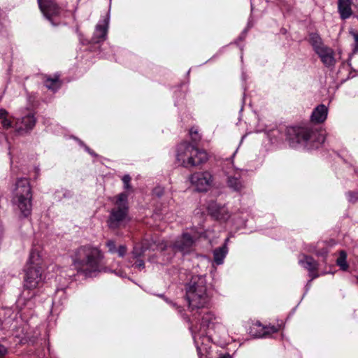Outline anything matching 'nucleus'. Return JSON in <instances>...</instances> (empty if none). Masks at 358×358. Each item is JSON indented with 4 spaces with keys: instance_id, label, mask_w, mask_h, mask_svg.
I'll use <instances>...</instances> for the list:
<instances>
[{
    "instance_id": "obj_10",
    "label": "nucleus",
    "mask_w": 358,
    "mask_h": 358,
    "mask_svg": "<svg viewBox=\"0 0 358 358\" xmlns=\"http://www.w3.org/2000/svg\"><path fill=\"white\" fill-rule=\"evenodd\" d=\"M199 237V234L193 230H191V233L184 232L173 243V248L182 253H187L190 251Z\"/></svg>"
},
{
    "instance_id": "obj_30",
    "label": "nucleus",
    "mask_w": 358,
    "mask_h": 358,
    "mask_svg": "<svg viewBox=\"0 0 358 358\" xmlns=\"http://www.w3.org/2000/svg\"><path fill=\"white\" fill-rule=\"evenodd\" d=\"M350 33L353 36L355 40L354 51H358V32L351 30Z\"/></svg>"
},
{
    "instance_id": "obj_40",
    "label": "nucleus",
    "mask_w": 358,
    "mask_h": 358,
    "mask_svg": "<svg viewBox=\"0 0 358 358\" xmlns=\"http://www.w3.org/2000/svg\"><path fill=\"white\" fill-rule=\"evenodd\" d=\"M1 231V229H0V232Z\"/></svg>"
},
{
    "instance_id": "obj_37",
    "label": "nucleus",
    "mask_w": 358,
    "mask_h": 358,
    "mask_svg": "<svg viewBox=\"0 0 358 358\" xmlns=\"http://www.w3.org/2000/svg\"><path fill=\"white\" fill-rule=\"evenodd\" d=\"M84 145V148H85V150L90 154L92 156H94L96 157V154L89 147H87V145Z\"/></svg>"
},
{
    "instance_id": "obj_13",
    "label": "nucleus",
    "mask_w": 358,
    "mask_h": 358,
    "mask_svg": "<svg viewBox=\"0 0 358 358\" xmlns=\"http://www.w3.org/2000/svg\"><path fill=\"white\" fill-rule=\"evenodd\" d=\"M208 210L212 217L221 222H225L230 217V213L225 206H221L214 201L208 203Z\"/></svg>"
},
{
    "instance_id": "obj_17",
    "label": "nucleus",
    "mask_w": 358,
    "mask_h": 358,
    "mask_svg": "<svg viewBox=\"0 0 358 358\" xmlns=\"http://www.w3.org/2000/svg\"><path fill=\"white\" fill-rule=\"evenodd\" d=\"M299 263L309 271L312 280L318 276V275L313 273L317 270V263L313 257L304 255L303 259H299Z\"/></svg>"
},
{
    "instance_id": "obj_2",
    "label": "nucleus",
    "mask_w": 358,
    "mask_h": 358,
    "mask_svg": "<svg viewBox=\"0 0 358 358\" xmlns=\"http://www.w3.org/2000/svg\"><path fill=\"white\" fill-rule=\"evenodd\" d=\"M186 299L191 311L207 306L209 296L207 293L205 275H194L186 286Z\"/></svg>"
},
{
    "instance_id": "obj_3",
    "label": "nucleus",
    "mask_w": 358,
    "mask_h": 358,
    "mask_svg": "<svg viewBox=\"0 0 358 358\" xmlns=\"http://www.w3.org/2000/svg\"><path fill=\"white\" fill-rule=\"evenodd\" d=\"M13 204L24 217H28L32 210V191L29 180L26 178L17 180L13 190Z\"/></svg>"
},
{
    "instance_id": "obj_36",
    "label": "nucleus",
    "mask_w": 358,
    "mask_h": 358,
    "mask_svg": "<svg viewBox=\"0 0 358 358\" xmlns=\"http://www.w3.org/2000/svg\"><path fill=\"white\" fill-rule=\"evenodd\" d=\"M266 330L265 333H266V334L273 333V332H276L278 331V329L274 326L266 327Z\"/></svg>"
},
{
    "instance_id": "obj_31",
    "label": "nucleus",
    "mask_w": 358,
    "mask_h": 358,
    "mask_svg": "<svg viewBox=\"0 0 358 358\" xmlns=\"http://www.w3.org/2000/svg\"><path fill=\"white\" fill-rule=\"evenodd\" d=\"M3 127L6 129H8L12 127V122L7 118V117L3 120H1V122Z\"/></svg>"
},
{
    "instance_id": "obj_32",
    "label": "nucleus",
    "mask_w": 358,
    "mask_h": 358,
    "mask_svg": "<svg viewBox=\"0 0 358 358\" xmlns=\"http://www.w3.org/2000/svg\"><path fill=\"white\" fill-rule=\"evenodd\" d=\"M164 192V188L160 186H158L153 189L152 192L154 195L157 196V197H160L163 195Z\"/></svg>"
},
{
    "instance_id": "obj_18",
    "label": "nucleus",
    "mask_w": 358,
    "mask_h": 358,
    "mask_svg": "<svg viewBox=\"0 0 358 358\" xmlns=\"http://www.w3.org/2000/svg\"><path fill=\"white\" fill-rule=\"evenodd\" d=\"M108 24H98L96 26L92 41L98 43L106 40L108 33Z\"/></svg>"
},
{
    "instance_id": "obj_26",
    "label": "nucleus",
    "mask_w": 358,
    "mask_h": 358,
    "mask_svg": "<svg viewBox=\"0 0 358 358\" xmlns=\"http://www.w3.org/2000/svg\"><path fill=\"white\" fill-rule=\"evenodd\" d=\"M347 196L349 202L356 203L358 201V192H348Z\"/></svg>"
},
{
    "instance_id": "obj_29",
    "label": "nucleus",
    "mask_w": 358,
    "mask_h": 358,
    "mask_svg": "<svg viewBox=\"0 0 358 358\" xmlns=\"http://www.w3.org/2000/svg\"><path fill=\"white\" fill-rule=\"evenodd\" d=\"M213 319V315L210 312H206L201 317V320L205 324L210 322Z\"/></svg>"
},
{
    "instance_id": "obj_15",
    "label": "nucleus",
    "mask_w": 358,
    "mask_h": 358,
    "mask_svg": "<svg viewBox=\"0 0 358 358\" xmlns=\"http://www.w3.org/2000/svg\"><path fill=\"white\" fill-rule=\"evenodd\" d=\"M328 115V108L324 104H320L314 108L310 115V120L315 124L323 123Z\"/></svg>"
},
{
    "instance_id": "obj_34",
    "label": "nucleus",
    "mask_w": 358,
    "mask_h": 358,
    "mask_svg": "<svg viewBox=\"0 0 358 358\" xmlns=\"http://www.w3.org/2000/svg\"><path fill=\"white\" fill-rule=\"evenodd\" d=\"M7 353V349L2 345H0V358H2Z\"/></svg>"
},
{
    "instance_id": "obj_22",
    "label": "nucleus",
    "mask_w": 358,
    "mask_h": 358,
    "mask_svg": "<svg viewBox=\"0 0 358 358\" xmlns=\"http://www.w3.org/2000/svg\"><path fill=\"white\" fill-rule=\"evenodd\" d=\"M16 306L20 310L25 308L31 309L34 307V301L31 299H27L25 297L21 296L17 300Z\"/></svg>"
},
{
    "instance_id": "obj_35",
    "label": "nucleus",
    "mask_w": 358,
    "mask_h": 358,
    "mask_svg": "<svg viewBox=\"0 0 358 358\" xmlns=\"http://www.w3.org/2000/svg\"><path fill=\"white\" fill-rule=\"evenodd\" d=\"M8 115V112L3 108H0V120L6 118Z\"/></svg>"
},
{
    "instance_id": "obj_5",
    "label": "nucleus",
    "mask_w": 358,
    "mask_h": 358,
    "mask_svg": "<svg viewBox=\"0 0 358 358\" xmlns=\"http://www.w3.org/2000/svg\"><path fill=\"white\" fill-rule=\"evenodd\" d=\"M43 260L39 248H32L25 269L24 286L28 289H33L39 286L42 282Z\"/></svg>"
},
{
    "instance_id": "obj_8",
    "label": "nucleus",
    "mask_w": 358,
    "mask_h": 358,
    "mask_svg": "<svg viewBox=\"0 0 358 358\" xmlns=\"http://www.w3.org/2000/svg\"><path fill=\"white\" fill-rule=\"evenodd\" d=\"M39 8L45 18L51 20L66 11L65 4H59L55 0H37Z\"/></svg>"
},
{
    "instance_id": "obj_19",
    "label": "nucleus",
    "mask_w": 358,
    "mask_h": 358,
    "mask_svg": "<svg viewBox=\"0 0 358 358\" xmlns=\"http://www.w3.org/2000/svg\"><path fill=\"white\" fill-rule=\"evenodd\" d=\"M227 185L234 191H241L243 187V185L240 179V173L237 172L234 176H228Z\"/></svg>"
},
{
    "instance_id": "obj_9",
    "label": "nucleus",
    "mask_w": 358,
    "mask_h": 358,
    "mask_svg": "<svg viewBox=\"0 0 358 358\" xmlns=\"http://www.w3.org/2000/svg\"><path fill=\"white\" fill-rule=\"evenodd\" d=\"M189 181L198 192L208 191L213 184V176L208 172H196L192 174Z\"/></svg>"
},
{
    "instance_id": "obj_28",
    "label": "nucleus",
    "mask_w": 358,
    "mask_h": 358,
    "mask_svg": "<svg viewBox=\"0 0 358 358\" xmlns=\"http://www.w3.org/2000/svg\"><path fill=\"white\" fill-rule=\"evenodd\" d=\"M131 180V178L129 175H124L122 177V180L124 183V189H129L131 188V186H130Z\"/></svg>"
},
{
    "instance_id": "obj_24",
    "label": "nucleus",
    "mask_w": 358,
    "mask_h": 358,
    "mask_svg": "<svg viewBox=\"0 0 358 358\" xmlns=\"http://www.w3.org/2000/svg\"><path fill=\"white\" fill-rule=\"evenodd\" d=\"M45 85L47 88L51 90H57L60 87L59 80V76H55V78H47L45 80Z\"/></svg>"
},
{
    "instance_id": "obj_6",
    "label": "nucleus",
    "mask_w": 358,
    "mask_h": 358,
    "mask_svg": "<svg viewBox=\"0 0 358 358\" xmlns=\"http://www.w3.org/2000/svg\"><path fill=\"white\" fill-rule=\"evenodd\" d=\"M127 199L128 194L126 193H121L117 196L115 206L111 209L107 221L110 229H117L122 227L129 220Z\"/></svg>"
},
{
    "instance_id": "obj_25",
    "label": "nucleus",
    "mask_w": 358,
    "mask_h": 358,
    "mask_svg": "<svg viewBox=\"0 0 358 358\" xmlns=\"http://www.w3.org/2000/svg\"><path fill=\"white\" fill-rule=\"evenodd\" d=\"M189 134L192 138V141L196 143L198 141H200L201 136L199 134L198 131L196 129L192 128L189 131Z\"/></svg>"
},
{
    "instance_id": "obj_14",
    "label": "nucleus",
    "mask_w": 358,
    "mask_h": 358,
    "mask_svg": "<svg viewBox=\"0 0 358 358\" xmlns=\"http://www.w3.org/2000/svg\"><path fill=\"white\" fill-rule=\"evenodd\" d=\"M316 54L318 55L321 62L325 66H334L336 64L334 52L331 48L326 45L317 51Z\"/></svg>"
},
{
    "instance_id": "obj_27",
    "label": "nucleus",
    "mask_w": 358,
    "mask_h": 358,
    "mask_svg": "<svg viewBox=\"0 0 358 358\" xmlns=\"http://www.w3.org/2000/svg\"><path fill=\"white\" fill-rule=\"evenodd\" d=\"M106 246L108 249V252L112 253V254H114L116 252V246H115V243L112 240H109L106 242Z\"/></svg>"
},
{
    "instance_id": "obj_41",
    "label": "nucleus",
    "mask_w": 358,
    "mask_h": 358,
    "mask_svg": "<svg viewBox=\"0 0 358 358\" xmlns=\"http://www.w3.org/2000/svg\"><path fill=\"white\" fill-rule=\"evenodd\" d=\"M201 358V357H200Z\"/></svg>"
},
{
    "instance_id": "obj_33",
    "label": "nucleus",
    "mask_w": 358,
    "mask_h": 358,
    "mask_svg": "<svg viewBox=\"0 0 358 358\" xmlns=\"http://www.w3.org/2000/svg\"><path fill=\"white\" fill-rule=\"evenodd\" d=\"M116 252L117 253L120 257H123L127 252V248L124 245H120L118 249L116 250Z\"/></svg>"
},
{
    "instance_id": "obj_12",
    "label": "nucleus",
    "mask_w": 358,
    "mask_h": 358,
    "mask_svg": "<svg viewBox=\"0 0 358 358\" xmlns=\"http://www.w3.org/2000/svg\"><path fill=\"white\" fill-rule=\"evenodd\" d=\"M36 119L32 114H29L21 119H17L14 124L15 131L19 134L29 133L34 127Z\"/></svg>"
},
{
    "instance_id": "obj_20",
    "label": "nucleus",
    "mask_w": 358,
    "mask_h": 358,
    "mask_svg": "<svg viewBox=\"0 0 358 358\" xmlns=\"http://www.w3.org/2000/svg\"><path fill=\"white\" fill-rule=\"evenodd\" d=\"M308 41L315 53L326 46L317 33L310 34Z\"/></svg>"
},
{
    "instance_id": "obj_1",
    "label": "nucleus",
    "mask_w": 358,
    "mask_h": 358,
    "mask_svg": "<svg viewBox=\"0 0 358 358\" xmlns=\"http://www.w3.org/2000/svg\"><path fill=\"white\" fill-rule=\"evenodd\" d=\"M103 258L101 251L90 245L80 246L71 255L73 266L78 273L86 277L100 270Z\"/></svg>"
},
{
    "instance_id": "obj_38",
    "label": "nucleus",
    "mask_w": 358,
    "mask_h": 358,
    "mask_svg": "<svg viewBox=\"0 0 358 358\" xmlns=\"http://www.w3.org/2000/svg\"><path fill=\"white\" fill-rule=\"evenodd\" d=\"M65 197H71L72 194L70 191H66V192L64 194Z\"/></svg>"
},
{
    "instance_id": "obj_4",
    "label": "nucleus",
    "mask_w": 358,
    "mask_h": 358,
    "mask_svg": "<svg viewBox=\"0 0 358 358\" xmlns=\"http://www.w3.org/2000/svg\"><path fill=\"white\" fill-rule=\"evenodd\" d=\"M285 134L289 145L293 148L299 144L308 146L313 143L312 146H315V143L322 144L324 142V136L308 127H288L286 128Z\"/></svg>"
},
{
    "instance_id": "obj_39",
    "label": "nucleus",
    "mask_w": 358,
    "mask_h": 358,
    "mask_svg": "<svg viewBox=\"0 0 358 358\" xmlns=\"http://www.w3.org/2000/svg\"><path fill=\"white\" fill-rule=\"evenodd\" d=\"M219 358H231V357L229 355H225L220 357Z\"/></svg>"
},
{
    "instance_id": "obj_16",
    "label": "nucleus",
    "mask_w": 358,
    "mask_h": 358,
    "mask_svg": "<svg viewBox=\"0 0 358 358\" xmlns=\"http://www.w3.org/2000/svg\"><path fill=\"white\" fill-rule=\"evenodd\" d=\"M190 159L191 167L196 166L206 162L208 159V155L204 150H199L195 146L192 145V156Z\"/></svg>"
},
{
    "instance_id": "obj_21",
    "label": "nucleus",
    "mask_w": 358,
    "mask_h": 358,
    "mask_svg": "<svg viewBox=\"0 0 358 358\" xmlns=\"http://www.w3.org/2000/svg\"><path fill=\"white\" fill-rule=\"evenodd\" d=\"M227 252V247L225 244L213 251V259L216 264L220 265L223 264Z\"/></svg>"
},
{
    "instance_id": "obj_23",
    "label": "nucleus",
    "mask_w": 358,
    "mask_h": 358,
    "mask_svg": "<svg viewBox=\"0 0 358 358\" xmlns=\"http://www.w3.org/2000/svg\"><path fill=\"white\" fill-rule=\"evenodd\" d=\"M336 264L342 271H347L348 269L349 265L347 262V253L345 251H340L339 257L336 259Z\"/></svg>"
},
{
    "instance_id": "obj_7",
    "label": "nucleus",
    "mask_w": 358,
    "mask_h": 358,
    "mask_svg": "<svg viewBox=\"0 0 358 358\" xmlns=\"http://www.w3.org/2000/svg\"><path fill=\"white\" fill-rule=\"evenodd\" d=\"M167 248V244L165 241H156L152 238L145 239L143 241L141 245H136L132 251L133 257L136 259V261L134 263V266L136 268L141 270L145 268V263L143 259L139 257L144 256L145 253L148 250H160L163 251Z\"/></svg>"
},
{
    "instance_id": "obj_11",
    "label": "nucleus",
    "mask_w": 358,
    "mask_h": 358,
    "mask_svg": "<svg viewBox=\"0 0 358 358\" xmlns=\"http://www.w3.org/2000/svg\"><path fill=\"white\" fill-rule=\"evenodd\" d=\"M192 148V145L187 142L181 143L177 148L176 159L184 167H191Z\"/></svg>"
}]
</instances>
